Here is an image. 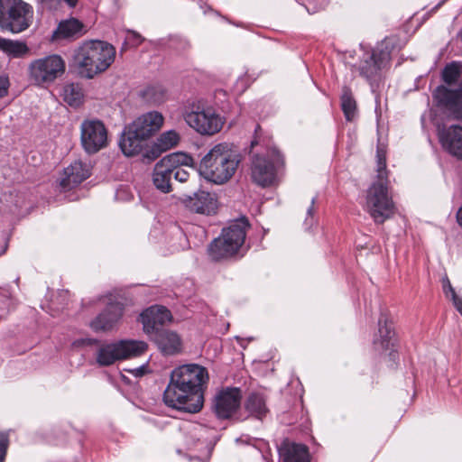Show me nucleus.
I'll list each match as a JSON object with an SVG mask.
<instances>
[{
  "label": "nucleus",
  "mask_w": 462,
  "mask_h": 462,
  "mask_svg": "<svg viewBox=\"0 0 462 462\" xmlns=\"http://www.w3.org/2000/svg\"><path fill=\"white\" fill-rule=\"evenodd\" d=\"M193 161L191 163L189 164H178L176 167H174V171H172V177L179 182H185L189 180V172L185 170L183 167H189L193 171L194 169L192 168Z\"/></svg>",
  "instance_id": "33"
},
{
  "label": "nucleus",
  "mask_w": 462,
  "mask_h": 462,
  "mask_svg": "<svg viewBox=\"0 0 462 462\" xmlns=\"http://www.w3.org/2000/svg\"><path fill=\"white\" fill-rule=\"evenodd\" d=\"M66 63L59 54H50L32 60L27 69L29 80L37 87L46 88L60 78Z\"/></svg>",
  "instance_id": "7"
},
{
  "label": "nucleus",
  "mask_w": 462,
  "mask_h": 462,
  "mask_svg": "<svg viewBox=\"0 0 462 462\" xmlns=\"http://www.w3.org/2000/svg\"><path fill=\"white\" fill-rule=\"evenodd\" d=\"M81 87L76 83L67 84L63 88V99L70 106H79L83 100Z\"/></svg>",
  "instance_id": "30"
},
{
  "label": "nucleus",
  "mask_w": 462,
  "mask_h": 462,
  "mask_svg": "<svg viewBox=\"0 0 462 462\" xmlns=\"http://www.w3.org/2000/svg\"><path fill=\"white\" fill-rule=\"evenodd\" d=\"M9 444L8 436L5 433H0V462H4Z\"/></svg>",
  "instance_id": "34"
},
{
  "label": "nucleus",
  "mask_w": 462,
  "mask_h": 462,
  "mask_svg": "<svg viewBox=\"0 0 462 462\" xmlns=\"http://www.w3.org/2000/svg\"><path fill=\"white\" fill-rule=\"evenodd\" d=\"M442 79L447 86H439L434 92V97L451 116V109L438 98L437 91L439 88H445L454 92L458 91L462 86V65L457 62L448 64L442 71Z\"/></svg>",
  "instance_id": "20"
},
{
  "label": "nucleus",
  "mask_w": 462,
  "mask_h": 462,
  "mask_svg": "<svg viewBox=\"0 0 462 462\" xmlns=\"http://www.w3.org/2000/svg\"><path fill=\"white\" fill-rule=\"evenodd\" d=\"M148 348L147 343L141 340H119L103 344L97 351L96 361L99 366H109L118 360L143 355Z\"/></svg>",
  "instance_id": "8"
},
{
  "label": "nucleus",
  "mask_w": 462,
  "mask_h": 462,
  "mask_svg": "<svg viewBox=\"0 0 462 462\" xmlns=\"http://www.w3.org/2000/svg\"><path fill=\"white\" fill-rule=\"evenodd\" d=\"M239 388H226L219 391L213 400V411L219 419H229L237 411L241 403Z\"/></svg>",
  "instance_id": "14"
},
{
  "label": "nucleus",
  "mask_w": 462,
  "mask_h": 462,
  "mask_svg": "<svg viewBox=\"0 0 462 462\" xmlns=\"http://www.w3.org/2000/svg\"><path fill=\"white\" fill-rule=\"evenodd\" d=\"M90 174L89 164L75 161L64 169V177L60 180V186L64 189H72L87 180Z\"/></svg>",
  "instance_id": "22"
},
{
  "label": "nucleus",
  "mask_w": 462,
  "mask_h": 462,
  "mask_svg": "<svg viewBox=\"0 0 462 462\" xmlns=\"http://www.w3.org/2000/svg\"><path fill=\"white\" fill-rule=\"evenodd\" d=\"M144 140L146 138L141 136L137 132L135 133L133 126L129 125L122 134L119 146L125 156L131 157L141 152Z\"/></svg>",
  "instance_id": "23"
},
{
  "label": "nucleus",
  "mask_w": 462,
  "mask_h": 462,
  "mask_svg": "<svg viewBox=\"0 0 462 462\" xmlns=\"http://www.w3.org/2000/svg\"><path fill=\"white\" fill-rule=\"evenodd\" d=\"M32 17V7L22 0H0V27L14 33L26 30Z\"/></svg>",
  "instance_id": "9"
},
{
  "label": "nucleus",
  "mask_w": 462,
  "mask_h": 462,
  "mask_svg": "<svg viewBox=\"0 0 462 462\" xmlns=\"http://www.w3.org/2000/svg\"><path fill=\"white\" fill-rule=\"evenodd\" d=\"M315 201H316V198H312V199H311V205H310V208H308V210H307V215H308L309 217H312V215H313Z\"/></svg>",
  "instance_id": "41"
},
{
  "label": "nucleus",
  "mask_w": 462,
  "mask_h": 462,
  "mask_svg": "<svg viewBox=\"0 0 462 462\" xmlns=\"http://www.w3.org/2000/svg\"><path fill=\"white\" fill-rule=\"evenodd\" d=\"M80 140L83 149L93 154L107 144V131L101 121L87 120L81 124Z\"/></svg>",
  "instance_id": "13"
},
{
  "label": "nucleus",
  "mask_w": 462,
  "mask_h": 462,
  "mask_svg": "<svg viewBox=\"0 0 462 462\" xmlns=\"http://www.w3.org/2000/svg\"><path fill=\"white\" fill-rule=\"evenodd\" d=\"M163 116L157 111L145 113L136 118L130 125L133 126L135 133L146 139L160 130L163 124Z\"/></svg>",
  "instance_id": "21"
},
{
  "label": "nucleus",
  "mask_w": 462,
  "mask_h": 462,
  "mask_svg": "<svg viewBox=\"0 0 462 462\" xmlns=\"http://www.w3.org/2000/svg\"><path fill=\"white\" fill-rule=\"evenodd\" d=\"M208 381V370L196 364L180 365L171 374L163 393L168 407L189 413L199 412L204 403V386Z\"/></svg>",
  "instance_id": "1"
},
{
  "label": "nucleus",
  "mask_w": 462,
  "mask_h": 462,
  "mask_svg": "<svg viewBox=\"0 0 462 462\" xmlns=\"http://www.w3.org/2000/svg\"><path fill=\"white\" fill-rule=\"evenodd\" d=\"M192 157L183 152H173L164 156L154 166L152 182L162 193L171 191L172 171L178 164H189Z\"/></svg>",
  "instance_id": "11"
},
{
  "label": "nucleus",
  "mask_w": 462,
  "mask_h": 462,
  "mask_svg": "<svg viewBox=\"0 0 462 462\" xmlns=\"http://www.w3.org/2000/svg\"><path fill=\"white\" fill-rule=\"evenodd\" d=\"M9 88V80L6 77H0V97L7 95Z\"/></svg>",
  "instance_id": "37"
},
{
  "label": "nucleus",
  "mask_w": 462,
  "mask_h": 462,
  "mask_svg": "<svg viewBox=\"0 0 462 462\" xmlns=\"http://www.w3.org/2000/svg\"><path fill=\"white\" fill-rule=\"evenodd\" d=\"M280 453L283 462H310L308 448L303 444L284 443Z\"/></svg>",
  "instance_id": "26"
},
{
  "label": "nucleus",
  "mask_w": 462,
  "mask_h": 462,
  "mask_svg": "<svg viewBox=\"0 0 462 462\" xmlns=\"http://www.w3.org/2000/svg\"><path fill=\"white\" fill-rule=\"evenodd\" d=\"M378 335L374 339L375 349L385 351L394 345V331L391 323H389L385 316L381 315L378 320Z\"/></svg>",
  "instance_id": "24"
},
{
  "label": "nucleus",
  "mask_w": 462,
  "mask_h": 462,
  "mask_svg": "<svg viewBox=\"0 0 462 462\" xmlns=\"http://www.w3.org/2000/svg\"><path fill=\"white\" fill-rule=\"evenodd\" d=\"M180 200L187 208L195 213L210 215L216 209V199L208 191L199 190L194 192L193 196L184 195Z\"/></svg>",
  "instance_id": "18"
},
{
  "label": "nucleus",
  "mask_w": 462,
  "mask_h": 462,
  "mask_svg": "<svg viewBox=\"0 0 462 462\" xmlns=\"http://www.w3.org/2000/svg\"><path fill=\"white\" fill-rule=\"evenodd\" d=\"M97 300L105 302L106 307L90 321L89 327L96 333L110 332L118 326L124 315V304L112 294L99 296Z\"/></svg>",
  "instance_id": "10"
},
{
  "label": "nucleus",
  "mask_w": 462,
  "mask_h": 462,
  "mask_svg": "<svg viewBox=\"0 0 462 462\" xmlns=\"http://www.w3.org/2000/svg\"><path fill=\"white\" fill-rule=\"evenodd\" d=\"M341 107L346 120H353L356 112V103L352 96L351 90L347 88H345L343 90Z\"/></svg>",
  "instance_id": "31"
},
{
  "label": "nucleus",
  "mask_w": 462,
  "mask_h": 462,
  "mask_svg": "<svg viewBox=\"0 0 462 462\" xmlns=\"http://www.w3.org/2000/svg\"><path fill=\"white\" fill-rule=\"evenodd\" d=\"M244 409L247 417L263 420L269 412L264 396L258 393H252L244 402Z\"/></svg>",
  "instance_id": "25"
},
{
  "label": "nucleus",
  "mask_w": 462,
  "mask_h": 462,
  "mask_svg": "<svg viewBox=\"0 0 462 462\" xmlns=\"http://www.w3.org/2000/svg\"><path fill=\"white\" fill-rule=\"evenodd\" d=\"M457 224L460 226H462V204H461V207L459 208V209L457 212Z\"/></svg>",
  "instance_id": "42"
},
{
  "label": "nucleus",
  "mask_w": 462,
  "mask_h": 462,
  "mask_svg": "<svg viewBox=\"0 0 462 462\" xmlns=\"http://www.w3.org/2000/svg\"><path fill=\"white\" fill-rule=\"evenodd\" d=\"M252 179L261 187H268L274 183L276 170L272 159L265 155L255 154L252 161Z\"/></svg>",
  "instance_id": "15"
},
{
  "label": "nucleus",
  "mask_w": 462,
  "mask_h": 462,
  "mask_svg": "<svg viewBox=\"0 0 462 462\" xmlns=\"http://www.w3.org/2000/svg\"><path fill=\"white\" fill-rule=\"evenodd\" d=\"M447 0H441L434 8L433 10H437L439 9L441 5H444V3L446 2Z\"/></svg>",
  "instance_id": "45"
},
{
  "label": "nucleus",
  "mask_w": 462,
  "mask_h": 462,
  "mask_svg": "<svg viewBox=\"0 0 462 462\" xmlns=\"http://www.w3.org/2000/svg\"><path fill=\"white\" fill-rule=\"evenodd\" d=\"M240 162L239 154L229 143L216 144L201 160L199 173L216 184L226 182Z\"/></svg>",
  "instance_id": "4"
},
{
  "label": "nucleus",
  "mask_w": 462,
  "mask_h": 462,
  "mask_svg": "<svg viewBox=\"0 0 462 462\" xmlns=\"http://www.w3.org/2000/svg\"><path fill=\"white\" fill-rule=\"evenodd\" d=\"M247 226L248 222L241 218L224 228L221 236L214 239L208 246L210 258L220 261L236 254L245 242Z\"/></svg>",
  "instance_id": "5"
},
{
  "label": "nucleus",
  "mask_w": 462,
  "mask_h": 462,
  "mask_svg": "<svg viewBox=\"0 0 462 462\" xmlns=\"http://www.w3.org/2000/svg\"><path fill=\"white\" fill-rule=\"evenodd\" d=\"M393 46V39L387 38L371 54H365L358 65L353 66V70L358 71L370 84L373 91L378 87L381 70L390 62Z\"/></svg>",
  "instance_id": "6"
},
{
  "label": "nucleus",
  "mask_w": 462,
  "mask_h": 462,
  "mask_svg": "<svg viewBox=\"0 0 462 462\" xmlns=\"http://www.w3.org/2000/svg\"><path fill=\"white\" fill-rule=\"evenodd\" d=\"M148 366L146 365H140L136 368L130 370V372L136 377H141L147 373Z\"/></svg>",
  "instance_id": "39"
},
{
  "label": "nucleus",
  "mask_w": 462,
  "mask_h": 462,
  "mask_svg": "<svg viewBox=\"0 0 462 462\" xmlns=\"http://www.w3.org/2000/svg\"><path fill=\"white\" fill-rule=\"evenodd\" d=\"M69 7H75L78 4V0H63Z\"/></svg>",
  "instance_id": "43"
},
{
  "label": "nucleus",
  "mask_w": 462,
  "mask_h": 462,
  "mask_svg": "<svg viewBox=\"0 0 462 462\" xmlns=\"http://www.w3.org/2000/svg\"><path fill=\"white\" fill-rule=\"evenodd\" d=\"M186 123L199 134L213 135L218 133L224 124L222 117L210 106H198L185 116Z\"/></svg>",
  "instance_id": "12"
},
{
  "label": "nucleus",
  "mask_w": 462,
  "mask_h": 462,
  "mask_svg": "<svg viewBox=\"0 0 462 462\" xmlns=\"http://www.w3.org/2000/svg\"><path fill=\"white\" fill-rule=\"evenodd\" d=\"M165 97V91L162 87L152 86L143 91V97L153 104L162 103Z\"/></svg>",
  "instance_id": "32"
},
{
  "label": "nucleus",
  "mask_w": 462,
  "mask_h": 462,
  "mask_svg": "<svg viewBox=\"0 0 462 462\" xmlns=\"http://www.w3.org/2000/svg\"><path fill=\"white\" fill-rule=\"evenodd\" d=\"M6 247H7V245L5 244L4 249L0 252V254H4L5 252Z\"/></svg>",
  "instance_id": "47"
},
{
  "label": "nucleus",
  "mask_w": 462,
  "mask_h": 462,
  "mask_svg": "<svg viewBox=\"0 0 462 462\" xmlns=\"http://www.w3.org/2000/svg\"><path fill=\"white\" fill-rule=\"evenodd\" d=\"M98 344H99L98 339L86 337V338H80V339H77V340L73 341L72 346L74 347H80V346H93V345H98Z\"/></svg>",
  "instance_id": "35"
},
{
  "label": "nucleus",
  "mask_w": 462,
  "mask_h": 462,
  "mask_svg": "<svg viewBox=\"0 0 462 462\" xmlns=\"http://www.w3.org/2000/svg\"><path fill=\"white\" fill-rule=\"evenodd\" d=\"M439 139L444 150L462 160V126L453 125L439 128Z\"/></svg>",
  "instance_id": "17"
},
{
  "label": "nucleus",
  "mask_w": 462,
  "mask_h": 462,
  "mask_svg": "<svg viewBox=\"0 0 462 462\" xmlns=\"http://www.w3.org/2000/svg\"><path fill=\"white\" fill-rule=\"evenodd\" d=\"M0 51L13 59L23 58L29 53V48L23 42L0 37Z\"/></svg>",
  "instance_id": "28"
},
{
  "label": "nucleus",
  "mask_w": 462,
  "mask_h": 462,
  "mask_svg": "<svg viewBox=\"0 0 462 462\" xmlns=\"http://www.w3.org/2000/svg\"><path fill=\"white\" fill-rule=\"evenodd\" d=\"M143 331L154 336L158 330H163V325L171 320V314L169 310L162 306H152L146 309L140 315Z\"/></svg>",
  "instance_id": "16"
},
{
  "label": "nucleus",
  "mask_w": 462,
  "mask_h": 462,
  "mask_svg": "<svg viewBox=\"0 0 462 462\" xmlns=\"http://www.w3.org/2000/svg\"><path fill=\"white\" fill-rule=\"evenodd\" d=\"M376 180L366 190L364 209L376 224H382L394 214V203L389 191L385 158L377 154Z\"/></svg>",
  "instance_id": "3"
},
{
  "label": "nucleus",
  "mask_w": 462,
  "mask_h": 462,
  "mask_svg": "<svg viewBox=\"0 0 462 462\" xmlns=\"http://www.w3.org/2000/svg\"><path fill=\"white\" fill-rule=\"evenodd\" d=\"M180 43H181V45H182V49H183V50H185V49H187V48H189V47L190 46V44H189V41H188V40H186V39H181V40H180Z\"/></svg>",
  "instance_id": "44"
},
{
  "label": "nucleus",
  "mask_w": 462,
  "mask_h": 462,
  "mask_svg": "<svg viewBox=\"0 0 462 462\" xmlns=\"http://www.w3.org/2000/svg\"><path fill=\"white\" fill-rule=\"evenodd\" d=\"M151 337L164 356H174L181 352L182 340L175 331L169 329L158 330Z\"/></svg>",
  "instance_id": "19"
},
{
  "label": "nucleus",
  "mask_w": 462,
  "mask_h": 462,
  "mask_svg": "<svg viewBox=\"0 0 462 462\" xmlns=\"http://www.w3.org/2000/svg\"><path fill=\"white\" fill-rule=\"evenodd\" d=\"M116 49L106 42L92 40L83 42L73 56L78 73L86 79L106 71L115 61Z\"/></svg>",
  "instance_id": "2"
},
{
  "label": "nucleus",
  "mask_w": 462,
  "mask_h": 462,
  "mask_svg": "<svg viewBox=\"0 0 462 462\" xmlns=\"http://www.w3.org/2000/svg\"><path fill=\"white\" fill-rule=\"evenodd\" d=\"M442 287L446 297L450 296L451 299L454 294H457L448 277L442 279Z\"/></svg>",
  "instance_id": "36"
},
{
  "label": "nucleus",
  "mask_w": 462,
  "mask_h": 462,
  "mask_svg": "<svg viewBox=\"0 0 462 462\" xmlns=\"http://www.w3.org/2000/svg\"><path fill=\"white\" fill-rule=\"evenodd\" d=\"M82 27L83 25L79 20L71 18L69 20L60 23L55 32V35L57 38H70L79 36Z\"/></svg>",
  "instance_id": "29"
},
{
  "label": "nucleus",
  "mask_w": 462,
  "mask_h": 462,
  "mask_svg": "<svg viewBox=\"0 0 462 462\" xmlns=\"http://www.w3.org/2000/svg\"><path fill=\"white\" fill-rule=\"evenodd\" d=\"M180 141V134L174 130H169L162 133L153 143L151 152L152 159L158 157L162 152H166L175 147Z\"/></svg>",
  "instance_id": "27"
},
{
  "label": "nucleus",
  "mask_w": 462,
  "mask_h": 462,
  "mask_svg": "<svg viewBox=\"0 0 462 462\" xmlns=\"http://www.w3.org/2000/svg\"><path fill=\"white\" fill-rule=\"evenodd\" d=\"M128 33H129L128 40L133 41V43L134 45L137 46L143 42V39L138 32H136L134 31H129Z\"/></svg>",
  "instance_id": "38"
},
{
  "label": "nucleus",
  "mask_w": 462,
  "mask_h": 462,
  "mask_svg": "<svg viewBox=\"0 0 462 462\" xmlns=\"http://www.w3.org/2000/svg\"><path fill=\"white\" fill-rule=\"evenodd\" d=\"M256 144H257V141L256 140L252 141V143H251L252 148L254 147V145H256Z\"/></svg>",
  "instance_id": "46"
},
{
  "label": "nucleus",
  "mask_w": 462,
  "mask_h": 462,
  "mask_svg": "<svg viewBox=\"0 0 462 462\" xmlns=\"http://www.w3.org/2000/svg\"><path fill=\"white\" fill-rule=\"evenodd\" d=\"M453 302L454 307L456 310L459 312L462 310V299L457 296V294H454L453 297L450 299Z\"/></svg>",
  "instance_id": "40"
}]
</instances>
